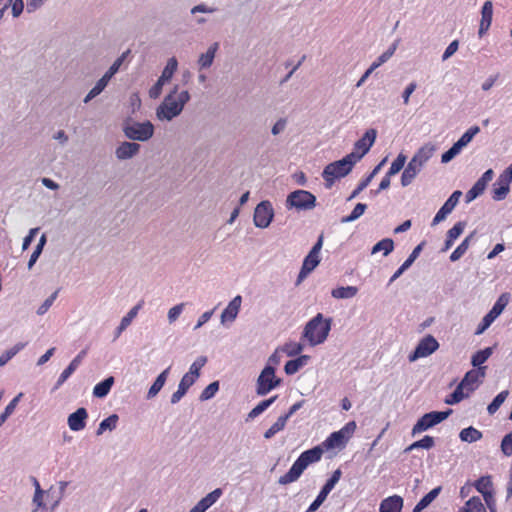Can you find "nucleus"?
<instances>
[{"label": "nucleus", "instance_id": "obj_1", "mask_svg": "<svg viewBox=\"0 0 512 512\" xmlns=\"http://www.w3.org/2000/svg\"><path fill=\"white\" fill-rule=\"evenodd\" d=\"M31 481L35 488L32 498V505L34 506L32 512H54L63 498L68 482L60 481L59 491L56 492L53 487L43 490L35 477H31Z\"/></svg>", "mask_w": 512, "mask_h": 512}, {"label": "nucleus", "instance_id": "obj_2", "mask_svg": "<svg viewBox=\"0 0 512 512\" xmlns=\"http://www.w3.org/2000/svg\"><path fill=\"white\" fill-rule=\"evenodd\" d=\"M190 98V93L187 90L180 91L179 85H174L157 107L156 117L160 121H172L182 113Z\"/></svg>", "mask_w": 512, "mask_h": 512}, {"label": "nucleus", "instance_id": "obj_3", "mask_svg": "<svg viewBox=\"0 0 512 512\" xmlns=\"http://www.w3.org/2000/svg\"><path fill=\"white\" fill-rule=\"evenodd\" d=\"M322 455V446H315L312 449L302 452L296 461L292 464L289 471L279 478L278 483L281 485H287L297 481L310 464L321 460Z\"/></svg>", "mask_w": 512, "mask_h": 512}, {"label": "nucleus", "instance_id": "obj_4", "mask_svg": "<svg viewBox=\"0 0 512 512\" xmlns=\"http://www.w3.org/2000/svg\"><path fill=\"white\" fill-rule=\"evenodd\" d=\"M331 326L332 318H324L323 314L318 313L306 323L301 339L306 340L312 347L322 344L326 341Z\"/></svg>", "mask_w": 512, "mask_h": 512}, {"label": "nucleus", "instance_id": "obj_5", "mask_svg": "<svg viewBox=\"0 0 512 512\" xmlns=\"http://www.w3.org/2000/svg\"><path fill=\"white\" fill-rule=\"evenodd\" d=\"M356 163L357 161L353 158V155L347 154L341 160L328 164L322 172L326 187L331 188L336 179L347 176Z\"/></svg>", "mask_w": 512, "mask_h": 512}, {"label": "nucleus", "instance_id": "obj_6", "mask_svg": "<svg viewBox=\"0 0 512 512\" xmlns=\"http://www.w3.org/2000/svg\"><path fill=\"white\" fill-rule=\"evenodd\" d=\"M316 206V197L307 190H295L291 192L286 199L287 209H296L297 211H309Z\"/></svg>", "mask_w": 512, "mask_h": 512}, {"label": "nucleus", "instance_id": "obj_7", "mask_svg": "<svg viewBox=\"0 0 512 512\" xmlns=\"http://www.w3.org/2000/svg\"><path fill=\"white\" fill-rule=\"evenodd\" d=\"M124 134L133 141L145 142L154 134V126L150 121L131 122L124 126Z\"/></svg>", "mask_w": 512, "mask_h": 512}, {"label": "nucleus", "instance_id": "obj_8", "mask_svg": "<svg viewBox=\"0 0 512 512\" xmlns=\"http://www.w3.org/2000/svg\"><path fill=\"white\" fill-rule=\"evenodd\" d=\"M282 379L275 375V369L265 366L257 378L256 392L258 395H266L280 386Z\"/></svg>", "mask_w": 512, "mask_h": 512}, {"label": "nucleus", "instance_id": "obj_9", "mask_svg": "<svg viewBox=\"0 0 512 512\" xmlns=\"http://www.w3.org/2000/svg\"><path fill=\"white\" fill-rule=\"evenodd\" d=\"M355 429L356 423L354 421L348 422L343 428L330 434V436L322 443V447L327 450L343 447L351 438Z\"/></svg>", "mask_w": 512, "mask_h": 512}, {"label": "nucleus", "instance_id": "obj_10", "mask_svg": "<svg viewBox=\"0 0 512 512\" xmlns=\"http://www.w3.org/2000/svg\"><path fill=\"white\" fill-rule=\"evenodd\" d=\"M177 67L178 62L175 57H172L167 61V64L164 67L160 77L158 78L156 83L149 89V97L151 99H157L160 97L163 86L172 79L174 73L177 70Z\"/></svg>", "mask_w": 512, "mask_h": 512}, {"label": "nucleus", "instance_id": "obj_11", "mask_svg": "<svg viewBox=\"0 0 512 512\" xmlns=\"http://www.w3.org/2000/svg\"><path fill=\"white\" fill-rule=\"evenodd\" d=\"M509 302L508 294H502L497 301L494 303L491 310L483 317L481 323L478 325L475 334L481 335L487 330L490 325L496 320L498 316L503 312Z\"/></svg>", "mask_w": 512, "mask_h": 512}, {"label": "nucleus", "instance_id": "obj_12", "mask_svg": "<svg viewBox=\"0 0 512 512\" xmlns=\"http://www.w3.org/2000/svg\"><path fill=\"white\" fill-rule=\"evenodd\" d=\"M274 218V209L270 201H261L254 210L253 222L258 228H267Z\"/></svg>", "mask_w": 512, "mask_h": 512}, {"label": "nucleus", "instance_id": "obj_13", "mask_svg": "<svg viewBox=\"0 0 512 512\" xmlns=\"http://www.w3.org/2000/svg\"><path fill=\"white\" fill-rule=\"evenodd\" d=\"M439 348L438 341L432 335H426L417 344L415 350L408 356L410 362H414L419 358L431 355Z\"/></svg>", "mask_w": 512, "mask_h": 512}, {"label": "nucleus", "instance_id": "obj_14", "mask_svg": "<svg viewBox=\"0 0 512 512\" xmlns=\"http://www.w3.org/2000/svg\"><path fill=\"white\" fill-rule=\"evenodd\" d=\"M376 137L377 131L375 129H368L362 138L355 142L354 151L349 154L353 155V158L357 162L360 161L369 152L376 140Z\"/></svg>", "mask_w": 512, "mask_h": 512}, {"label": "nucleus", "instance_id": "obj_15", "mask_svg": "<svg viewBox=\"0 0 512 512\" xmlns=\"http://www.w3.org/2000/svg\"><path fill=\"white\" fill-rule=\"evenodd\" d=\"M512 182V164H510L498 177L494 184L492 198L501 201L506 198L510 191V183Z\"/></svg>", "mask_w": 512, "mask_h": 512}, {"label": "nucleus", "instance_id": "obj_16", "mask_svg": "<svg viewBox=\"0 0 512 512\" xmlns=\"http://www.w3.org/2000/svg\"><path fill=\"white\" fill-rule=\"evenodd\" d=\"M340 477V469L335 470L331 477L326 481V483L322 487L316 499L310 504L307 512H314L320 507V505L326 500L328 494L333 490L335 485L338 483Z\"/></svg>", "mask_w": 512, "mask_h": 512}, {"label": "nucleus", "instance_id": "obj_17", "mask_svg": "<svg viewBox=\"0 0 512 512\" xmlns=\"http://www.w3.org/2000/svg\"><path fill=\"white\" fill-rule=\"evenodd\" d=\"M461 195L462 192L459 190L454 191L450 195V197L445 201V203L434 216L431 223L432 226H435L446 219V217L454 210L458 204Z\"/></svg>", "mask_w": 512, "mask_h": 512}, {"label": "nucleus", "instance_id": "obj_18", "mask_svg": "<svg viewBox=\"0 0 512 512\" xmlns=\"http://www.w3.org/2000/svg\"><path fill=\"white\" fill-rule=\"evenodd\" d=\"M242 304V297L235 296L221 313V324L233 323L237 318Z\"/></svg>", "mask_w": 512, "mask_h": 512}, {"label": "nucleus", "instance_id": "obj_19", "mask_svg": "<svg viewBox=\"0 0 512 512\" xmlns=\"http://www.w3.org/2000/svg\"><path fill=\"white\" fill-rule=\"evenodd\" d=\"M140 145L135 142H122L115 150L118 160H128L136 156L140 151Z\"/></svg>", "mask_w": 512, "mask_h": 512}, {"label": "nucleus", "instance_id": "obj_20", "mask_svg": "<svg viewBox=\"0 0 512 512\" xmlns=\"http://www.w3.org/2000/svg\"><path fill=\"white\" fill-rule=\"evenodd\" d=\"M425 245V242H421L418 244L412 251V253L409 255V257L404 261V263L396 270V272L392 275V277L389 280V284L393 283L396 279H398L418 258L420 255L423 247Z\"/></svg>", "mask_w": 512, "mask_h": 512}, {"label": "nucleus", "instance_id": "obj_21", "mask_svg": "<svg viewBox=\"0 0 512 512\" xmlns=\"http://www.w3.org/2000/svg\"><path fill=\"white\" fill-rule=\"evenodd\" d=\"M484 370L485 367H479L477 370L472 369L465 374L464 378L461 380V383L466 386V391L472 392L476 389L480 378L485 376Z\"/></svg>", "mask_w": 512, "mask_h": 512}, {"label": "nucleus", "instance_id": "obj_22", "mask_svg": "<svg viewBox=\"0 0 512 512\" xmlns=\"http://www.w3.org/2000/svg\"><path fill=\"white\" fill-rule=\"evenodd\" d=\"M143 301L136 304L122 319L119 326L114 331V340L120 337V335L128 328L132 323L133 319L137 316L139 310L143 306Z\"/></svg>", "mask_w": 512, "mask_h": 512}, {"label": "nucleus", "instance_id": "obj_23", "mask_svg": "<svg viewBox=\"0 0 512 512\" xmlns=\"http://www.w3.org/2000/svg\"><path fill=\"white\" fill-rule=\"evenodd\" d=\"M493 5L491 1H486L481 10V21L478 34L482 37L489 29L492 22Z\"/></svg>", "mask_w": 512, "mask_h": 512}, {"label": "nucleus", "instance_id": "obj_24", "mask_svg": "<svg viewBox=\"0 0 512 512\" xmlns=\"http://www.w3.org/2000/svg\"><path fill=\"white\" fill-rule=\"evenodd\" d=\"M422 166L415 163L413 159L409 161L407 166L404 168V171L401 176V184L403 187H406L410 185L415 177L419 174V172L422 170Z\"/></svg>", "mask_w": 512, "mask_h": 512}, {"label": "nucleus", "instance_id": "obj_25", "mask_svg": "<svg viewBox=\"0 0 512 512\" xmlns=\"http://www.w3.org/2000/svg\"><path fill=\"white\" fill-rule=\"evenodd\" d=\"M171 367H167L165 370H163L155 379L153 384L150 386L146 398L147 399H153L156 397V395L161 391V389L164 387L167 378L169 376Z\"/></svg>", "mask_w": 512, "mask_h": 512}, {"label": "nucleus", "instance_id": "obj_26", "mask_svg": "<svg viewBox=\"0 0 512 512\" xmlns=\"http://www.w3.org/2000/svg\"><path fill=\"white\" fill-rule=\"evenodd\" d=\"M402 507L403 499L398 495H394L381 502L379 512H401Z\"/></svg>", "mask_w": 512, "mask_h": 512}, {"label": "nucleus", "instance_id": "obj_27", "mask_svg": "<svg viewBox=\"0 0 512 512\" xmlns=\"http://www.w3.org/2000/svg\"><path fill=\"white\" fill-rule=\"evenodd\" d=\"M435 150V145L427 143L417 150L412 159L415 163L417 162L422 167H424L428 160L433 156Z\"/></svg>", "mask_w": 512, "mask_h": 512}, {"label": "nucleus", "instance_id": "obj_28", "mask_svg": "<svg viewBox=\"0 0 512 512\" xmlns=\"http://www.w3.org/2000/svg\"><path fill=\"white\" fill-rule=\"evenodd\" d=\"M386 158H384L378 165L374 167V169L371 171V173L360 181L356 189L351 193V195L348 197V201L352 200L353 198L357 197L360 192H362L372 181V179L378 174L382 166L385 164Z\"/></svg>", "mask_w": 512, "mask_h": 512}, {"label": "nucleus", "instance_id": "obj_29", "mask_svg": "<svg viewBox=\"0 0 512 512\" xmlns=\"http://www.w3.org/2000/svg\"><path fill=\"white\" fill-rule=\"evenodd\" d=\"M309 360H310L309 355H300L295 359L287 361L284 366V371L287 375H294L301 368H303L305 365H307Z\"/></svg>", "mask_w": 512, "mask_h": 512}, {"label": "nucleus", "instance_id": "obj_30", "mask_svg": "<svg viewBox=\"0 0 512 512\" xmlns=\"http://www.w3.org/2000/svg\"><path fill=\"white\" fill-rule=\"evenodd\" d=\"M195 382L191 380L189 377L183 375L181 378L177 390L172 394L170 402L171 404L178 403L184 395L187 393L188 389L194 384Z\"/></svg>", "mask_w": 512, "mask_h": 512}, {"label": "nucleus", "instance_id": "obj_31", "mask_svg": "<svg viewBox=\"0 0 512 512\" xmlns=\"http://www.w3.org/2000/svg\"><path fill=\"white\" fill-rule=\"evenodd\" d=\"M219 48V43L215 42L212 45L209 46L208 50L201 54L198 59V65L200 69H206L209 68L214 61L215 54Z\"/></svg>", "mask_w": 512, "mask_h": 512}, {"label": "nucleus", "instance_id": "obj_32", "mask_svg": "<svg viewBox=\"0 0 512 512\" xmlns=\"http://www.w3.org/2000/svg\"><path fill=\"white\" fill-rule=\"evenodd\" d=\"M441 487L433 488L429 493H427L424 497L420 499V501L416 504L412 512H421L425 508H427L440 494Z\"/></svg>", "mask_w": 512, "mask_h": 512}, {"label": "nucleus", "instance_id": "obj_33", "mask_svg": "<svg viewBox=\"0 0 512 512\" xmlns=\"http://www.w3.org/2000/svg\"><path fill=\"white\" fill-rule=\"evenodd\" d=\"M222 494V489L216 488L212 492L208 493L205 497H203L197 504L205 512L219 500Z\"/></svg>", "mask_w": 512, "mask_h": 512}, {"label": "nucleus", "instance_id": "obj_34", "mask_svg": "<svg viewBox=\"0 0 512 512\" xmlns=\"http://www.w3.org/2000/svg\"><path fill=\"white\" fill-rule=\"evenodd\" d=\"M445 418H420L412 429V434L421 433L439 424Z\"/></svg>", "mask_w": 512, "mask_h": 512}, {"label": "nucleus", "instance_id": "obj_35", "mask_svg": "<svg viewBox=\"0 0 512 512\" xmlns=\"http://www.w3.org/2000/svg\"><path fill=\"white\" fill-rule=\"evenodd\" d=\"M208 359L206 356H199L190 366L189 371L184 375L189 377L191 380L196 382L198 377L200 376V370L205 366Z\"/></svg>", "mask_w": 512, "mask_h": 512}, {"label": "nucleus", "instance_id": "obj_36", "mask_svg": "<svg viewBox=\"0 0 512 512\" xmlns=\"http://www.w3.org/2000/svg\"><path fill=\"white\" fill-rule=\"evenodd\" d=\"M114 384V377L110 376L95 385L93 395L98 398L105 397Z\"/></svg>", "mask_w": 512, "mask_h": 512}, {"label": "nucleus", "instance_id": "obj_37", "mask_svg": "<svg viewBox=\"0 0 512 512\" xmlns=\"http://www.w3.org/2000/svg\"><path fill=\"white\" fill-rule=\"evenodd\" d=\"M358 288L355 286L337 287L331 291V295L336 299H349L356 296Z\"/></svg>", "mask_w": 512, "mask_h": 512}, {"label": "nucleus", "instance_id": "obj_38", "mask_svg": "<svg viewBox=\"0 0 512 512\" xmlns=\"http://www.w3.org/2000/svg\"><path fill=\"white\" fill-rule=\"evenodd\" d=\"M400 40H396L392 43V45L388 48L387 51H385L384 53H382L376 61H374L370 68L374 71L375 69H377L378 67H380L382 64L386 63L392 56L393 54L395 53L397 47H398V44H399Z\"/></svg>", "mask_w": 512, "mask_h": 512}, {"label": "nucleus", "instance_id": "obj_39", "mask_svg": "<svg viewBox=\"0 0 512 512\" xmlns=\"http://www.w3.org/2000/svg\"><path fill=\"white\" fill-rule=\"evenodd\" d=\"M458 512H485V507L479 497H472Z\"/></svg>", "mask_w": 512, "mask_h": 512}, {"label": "nucleus", "instance_id": "obj_40", "mask_svg": "<svg viewBox=\"0 0 512 512\" xmlns=\"http://www.w3.org/2000/svg\"><path fill=\"white\" fill-rule=\"evenodd\" d=\"M394 249V241L390 238H384L377 242L371 250V254H376L383 251L384 256L390 254Z\"/></svg>", "mask_w": 512, "mask_h": 512}, {"label": "nucleus", "instance_id": "obj_41", "mask_svg": "<svg viewBox=\"0 0 512 512\" xmlns=\"http://www.w3.org/2000/svg\"><path fill=\"white\" fill-rule=\"evenodd\" d=\"M474 236V232L468 235L461 244L451 253L450 261L456 262L458 261L468 250L470 241Z\"/></svg>", "mask_w": 512, "mask_h": 512}, {"label": "nucleus", "instance_id": "obj_42", "mask_svg": "<svg viewBox=\"0 0 512 512\" xmlns=\"http://www.w3.org/2000/svg\"><path fill=\"white\" fill-rule=\"evenodd\" d=\"M434 446V438L431 436H424L421 440L413 442L411 445H409L404 452L408 453L415 449H426L429 450Z\"/></svg>", "mask_w": 512, "mask_h": 512}, {"label": "nucleus", "instance_id": "obj_43", "mask_svg": "<svg viewBox=\"0 0 512 512\" xmlns=\"http://www.w3.org/2000/svg\"><path fill=\"white\" fill-rule=\"evenodd\" d=\"M493 348L487 347L483 350L477 351L471 358V364L474 367H481V365L487 361V359L492 355Z\"/></svg>", "mask_w": 512, "mask_h": 512}, {"label": "nucleus", "instance_id": "obj_44", "mask_svg": "<svg viewBox=\"0 0 512 512\" xmlns=\"http://www.w3.org/2000/svg\"><path fill=\"white\" fill-rule=\"evenodd\" d=\"M459 437L463 442L473 443L481 439L482 433L479 430L470 426L468 428L463 429L460 432Z\"/></svg>", "mask_w": 512, "mask_h": 512}, {"label": "nucleus", "instance_id": "obj_45", "mask_svg": "<svg viewBox=\"0 0 512 512\" xmlns=\"http://www.w3.org/2000/svg\"><path fill=\"white\" fill-rule=\"evenodd\" d=\"M281 351L289 357L300 355L304 350V345L300 342H287L280 347Z\"/></svg>", "mask_w": 512, "mask_h": 512}, {"label": "nucleus", "instance_id": "obj_46", "mask_svg": "<svg viewBox=\"0 0 512 512\" xmlns=\"http://www.w3.org/2000/svg\"><path fill=\"white\" fill-rule=\"evenodd\" d=\"M366 209H367L366 204L358 203V204H356V206L354 207V209L352 210V212L349 215L341 218L340 222L342 224H345V223H350V222L356 221L364 214Z\"/></svg>", "mask_w": 512, "mask_h": 512}, {"label": "nucleus", "instance_id": "obj_47", "mask_svg": "<svg viewBox=\"0 0 512 512\" xmlns=\"http://www.w3.org/2000/svg\"><path fill=\"white\" fill-rule=\"evenodd\" d=\"M26 346V343L19 342L15 344L13 347L5 351L0 356V367H3L8 363L9 360H11L17 353H19L24 347Z\"/></svg>", "mask_w": 512, "mask_h": 512}, {"label": "nucleus", "instance_id": "obj_48", "mask_svg": "<svg viewBox=\"0 0 512 512\" xmlns=\"http://www.w3.org/2000/svg\"><path fill=\"white\" fill-rule=\"evenodd\" d=\"M470 392L466 391V386L463 383H459L455 390L449 395L446 400L448 404H455L460 402L464 397L468 396Z\"/></svg>", "mask_w": 512, "mask_h": 512}, {"label": "nucleus", "instance_id": "obj_49", "mask_svg": "<svg viewBox=\"0 0 512 512\" xmlns=\"http://www.w3.org/2000/svg\"><path fill=\"white\" fill-rule=\"evenodd\" d=\"M47 242V238H46V235L43 234L40 239H39V242L37 244V246L35 247L33 253L31 254L30 256V259L28 261V269H32V267L34 266V264L37 262L38 258L40 257L43 249H44V246Z\"/></svg>", "mask_w": 512, "mask_h": 512}, {"label": "nucleus", "instance_id": "obj_50", "mask_svg": "<svg viewBox=\"0 0 512 512\" xmlns=\"http://www.w3.org/2000/svg\"><path fill=\"white\" fill-rule=\"evenodd\" d=\"M509 392L507 390H504L500 392L493 401L488 405L487 411L489 414L493 415L496 413V411L499 409V407L504 403L508 396Z\"/></svg>", "mask_w": 512, "mask_h": 512}, {"label": "nucleus", "instance_id": "obj_51", "mask_svg": "<svg viewBox=\"0 0 512 512\" xmlns=\"http://www.w3.org/2000/svg\"><path fill=\"white\" fill-rule=\"evenodd\" d=\"M406 163V156L402 153H400L396 159L392 162L389 170H388V177L394 176L397 173H399Z\"/></svg>", "mask_w": 512, "mask_h": 512}, {"label": "nucleus", "instance_id": "obj_52", "mask_svg": "<svg viewBox=\"0 0 512 512\" xmlns=\"http://www.w3.org/2000/svg\"><path fill=\"white\" fill-rule=\"evenodd\" d=\"M480 132V128L478 126H472L470 127L458 140L457 143H459L462 148L466 147Z\"/></svg>", "mask_w": 512, "mask_h": 512}, {"label": "nucleus", "instance_id": "obj_53", "mask_svg": "<svg viewBox=\"0 0 512 512\" xmlns=\"http://www.w3.org/2000/svg\"><path fill=\"white\" fill-rule=\"evenodd\" d=\"M462 149V146L456 141L451 148L442 154L441 162L444 164L449 163L461 152Z\"/></svg>", "mask_w": 512, "mask_h": 512}, {"label": "nucleus", "instance_id": "obj_54", "mask_svg": "<svg viewBox=\"0 0 512 512\" xmlns=\"http://www.w3.org/2000/svg\"><path fill=\"white\" fill-rule=\"evenodd\" d=\"M475 487L483 496L492 493V482L488 476L478 479Z\"/></svg>", "mask_w": 512, "mask_h": 512}, {"label": "nucleus", "instance_id": "obj_55", "mask_svg": "<svg viewBox=\"0 0 512 512\" xmlns=\"http://www.w3.org/2000/svg\"><path fill=\"white\" fill-rule=\"evenodd\" d=\"M485 189L486 187L477 180L475 184L471 187V189L466 193V202L470 203L471 201L476 199L485 191Z\"/></svg>", "mask_w": 512, "mask_h": 512}, {"label": "nucleus", "instance_id": "obj_56", "mask_svg": "<svg viewBox=\"0 0 512 512\" xmlns=\"http://www.w3.org/2000/svg\"><path fill=\"white\" fill-rule=\"evenodd\" d=\"M276 397H271L269 399H265L260 401L249 413L247 416H259L262 414L274 401Z\"/></svg>", "mask_w": 512, "mask_h": 512}, {"label": "nucleus", "instance_id": "obj_57", "mask_svg": "<svg viewBox=\"0 0 512 512\" xmlns=\"http://www.w3.org/2000/svg\"><path fill=\"white\" fill-rule=\"evenodd\" d=\"M287 418H278V420L264 433L266 439H271L276 433L284 429Z\"/></svg>", "mask_w": 512, "mask_h": 512}, {"label": "nucleus", "instance_id": "obj_58", "mask_svg": "<svg viewBox=\"0 0 512 512\" xmlns=\"http://www.w3.org/2000/svg\"><path fill=\"white\" fill-rule=\"evenodd\" d=\"M219 390V382L218 381H214L212 383H210L203 391L202 393L200 394V397L199 399L201 401H206V400H209L211 399L215 394L216 392Z\"/></svg>", "mask_w": 512, "mask_h": 512}, {"label": "nucleus", "instance_id": "obj_59", "mask_svg": "<svg viewBox=\"0 0 512 512\" xmlns=\"http://www.w3.org/2000/svg\"><path fill=\"white\" fill-rule=\"evenodd\" d=\"M128 51L123 53L119 58H117L114 63L109 67V69L105 72L104 76L111 80V78L119 71Z\"/></svg>", "mask_w": 512, "mask_h": 512}, {"label": "nucleus", "instance_id": "obj_60", "mask_svg": "<svg viewBox=\"0 0 512 512\" xmlns=\"http://www.w3.org/2000/svg\"><path fill=\"white\" fill-rule=\"evenodd\" d=\"M320 263V256L308 253L304 258L302 266L308 271H313Z\"/></svg>", "mask_w": 512, "mask_h": 512}, {"label": "nucleus", "instance_id": "obj_61", "mask_svg": "<svg viewBox=\"0 0 512 512\" xmlns=\"http://www.w3.org/2000/svg\"><path fill=\"white\" fill-rule=\"evenodd\" d=\"M185 303H180L169 309L167 318L170 324L174 323L183 312Z\"/></svg>", "mask_w": 512, "mask_h": 512}, {"label": "nucleus", "instance_id": "obj_62", "mask_svg": "<svg viewBox=\"0 0 512 512\" xmlns=\"http://www.w3.org/2000/svg\"><path fill=\"white\" fill-rule=\"evenodd\" d=\"M465 226V222H457L451 229L448 230L447 237L455 241L463 233Z\"/></svg>", "mask_w": 512, "mask_h": 512}, {"label": "nucleus", "instance_id": "obj_63", "mask_svg": "<svg viewBox=\"0 0 512 512\" xmlns=\"http://www.w3.org/2000/svg\"><path fill=\"white\" fill-rule=\"evenodd\" d=\"M118 418H105L99 425L97 434L101 435L105 430H113L117 426Z\"/></svg>", "mask_w": 512, "mask_h": 512}, {"label": "nucleus", "instance_id": "obj_64", "mask_svg": "<svg viewBox=\"0 0 512 512\" xmlns=\"http://www.w3.org/2000/svg\"><path fill=\"white\" fill-rule=\"evenodd\" d=\"M501 451L505 456L512 455V431L504 436L501 441Z\"/></svg>", "mask_w": 512, "mask_h": 512}]
</instances>
